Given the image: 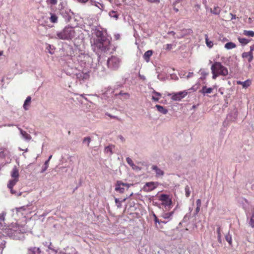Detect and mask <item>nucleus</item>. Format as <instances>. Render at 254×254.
<instances>
[{"label":"nucleus","instance_id":"6e6552de","mask_svg":"<svg viewBox=\"0 0 254 254\" xmlns=\"http://www.w3.org/2000/svg\"><path fill=\"white\" fill-rule=\"evenodd\" d=\"M11 176L13 179L9 181L7 184V188H11L13 187L18 181V177L19 176L18 170L16 166H14L10 173Z\"/></svg>","mask_w":254,"mask_h":254},{"label":"nucleus","instance_id":"2eb2a0df","mask_svg":"<svg viewBox=\"0 0 254 254\" xmlns=\"http://www.w3.org/2000/svg\"><path fill=\"white\" fill-rule=\"evenodd\" d=\"M77 78L80 80H86L89 77V74L88 72H83V71H79L78 73L76 74Z\"/></svg>","mask_w":254,"mask_h":254},{"label":"nucleus","instance_id":"f03ea898","mask_svg":"<svg viewBox=\"0 0 254 254\" xmlns=\"http://www.w3.org/2000/svg\"><path fill=\"white\" fill-rule=\"evenodd\" d=\"M3 235H5L10 238L15 240H23L24 239V234L26 233V230L22 226H15L12 228L2 227Z\"/></svg>","mask_w":254,"mask_h":254},{"label":"nucleus","instance_id":"a19ab883","mask_svg":"<svg viewBox=\"0 0 254 254\" xmlns=\"http://www.w3.org/2000/svg\"><path fill=\"white\" fill-rule=\"evenodd\" d=\"M153 217H154V221L155 224H157V223L160 224L162 223H163L164 224H166L167 223V222L160 221L158 219L157 217L156 216V215L155 214H153Z\"/></svg>","mask_w":254,"mask_h":254},{"label":"nucleus","instance_id":"58836bf2","mask_svg":"<svg viewBox=\"0 0 254 254\" xmlns=\"http://www.w3.org/2000/svg\"><path fill=\"white\" fill-rule=\"evenodd\" d=\"M244 34L245 35L249 36V37H254V32L253 31H248V30H244Z\"/></svg>","mask_w":254,"mask_h":254},{"label":"nucleus","instance_id":"774afa93","mask_svg":"<svg viewBox=\"0 0 254 254\" xmlns=\"http://www.w3.org/2000/svg\"><path fill=\"white\" fill-rule=\"evenodd\" d=\"M250 49L251 50V51H254V44L252 45L250 47Z\"/></svg>","mask_w":254,"mask_h":254},{"label":"nucleus","instance_id":"0eeeda50","mask_svg":"<svg viewBox=\"0 0 254 254\" xmlns=\"http://www.w3.org/2000/svg\"><path fill=\"white\" fill-rule=\"evenodd\" d=\"M159 200L162 202L160 205L164 206L166 209L170 208L172 205V199L168 194H161L159 196Z\"/></svg>","mask_w":254,"mask_h":254},{"label":"nucleus","instance_id":"5701e85b","mask_svg":"<svg viewBox=\"0 0 254 254\" xmlns=\"http://www.w3.org/2000/svg\"><path fill=\"white\" fill-rule=\"evenodd\" d=\"M153 52L152 50H148L146 51L143 56V59L146 62H149L150 58L152 55Z\"/></svg>","mask_w":254,"mask_h":254},{"label":"nucleus","instance_id":"f704fd0d","mask_svg":"<svg viewBox=\"0 0 254 254\" xmlns=\"http://www.w3.org/2000/svg\"><path fill=\"white\" fill-rule=\"evenodd\" d=\"M109 15L111 17L115 18L116 20L118 19L119 18V14H117V12L115 11H111L109 12Z\"/></svg>","mask_w":254,"mask_h":254},{"label":"nucleus","instance_id":"473e14b6","mask_svg":"<svg viewBox=\"0 0 254 254\" xmlns=\"http://www.w3.org/2000/svg\"><path fill=\"white\" fill-rule=\"evenodd\" d=\"M249 224L251 227L254 228V208L252 211V215L249 222Z\"/></svg>","mask_w":254,"mask_h":254},{"label":"nucleus","instance_id":"c03bdc74","mask_svg":"<svg viewBox=\"0 0 254 254\" xmlns=\"http://www.w3.org/2000/svg\"><path fill=\"white\" fill-rule=\"evenodd\" d=\"M185 195L186 197H188L190 193V187L188 186H186L185 189Z\"/></svg>","mask_w":254,"mask_h":254},{"label":"nucleus","instance_id":"b1692460","mask_svg":"<svg viewBox=\"0 0 254 254\" xmlns=\"http://www.w3.org/2000/svg\"><path fill=\"white\" fill-rule=\"evenodd\" d=\"M213 88L211 87L207 88L206 86L202 87L201 90L199 91L202 94L205 95V94H209L212 92Z\"/></svg>","mask_w":254,"mask_h":254},{"label":"nucleus","instance_id":"ddd939ff","mask_svg":"<svg viewBox=\"0 0 254 254\" xmlns=\"http://www.w3.org/2000/svg\"><path fill=\"white\" fill-rule=\"evenodd\" d=\"M41 251L38 247H31L27 249V254H41Z\"/></svg>","mask_w":254,"mask_h":254},{"label":"nucleus","instance_id":"f8f14e48","mask_svg":"<svg viewBox=\"0 0 254 254\" xmlns=\"http://www.w3.org/2000/svg\"><path fill=\"white\" fill-rule=\"evenodd\" d=\"M156 188L155 182H150L146 183L143 187L144 190L149 192L153 190Z\"/></svg>","mask_w":254,"mask_h":254},{"label":"nucleus","instance_id":"864d4df0","mask_svg":"<svg viewBox=\"0 0 254 254\" xmlns=\"http://www.w3.org/2000/svg\"><path fill=\"white\" fill-rule=\"evenodd\" d=\"M47 2L52 5H55L57 3V0H47Z\"/></svg>","mask_w":254,"mask_h":254},{"label":"nucleus","instance_id":"412c9836","mask_svg":"<svg viewBox=\"0 0 254 254\" xmlns=\"http://www.w3.org/2000/svg\"><path fill=\"white\" fill-rule=\"evenodd\" d=\"M237 83L238 85H241L244 88H247L251 84V81L248 79L245 81H237Z\"/></svg>","mask_w":254,"mask_h":254},{"label":"nucleus","instance_id":"a18cd8bd","mask_svg":"<svg viewBox=\"0 0 254 254\" xmlns=\"http://www.w3.org/2000/svg\"><path fill=\"white\" fill-rule=\"evenodd\" d=\"M52 46L48 45L46 48V49L48 50L49 53L51 54H53L54 53V49L52 48Z\"/></svg>","mask_w":254,"mask_h":254},{"label":"nucleus","instance_id":"c85d7f7f","mask_svg":"<svg viewBox=\"0 0 254 254\" xmlns=\"http://www.w3.org/2000/svg\"><path fill=\"white\" fill-rule=\"evenodd\" d=\"M221 229L220 226H217V228L216 229V233L217 235V239L219 243H222V239H221Z\"/></svg>","mask_w":254,"mask_h":254},{"label":"nucleus","instance_id":"de8ad7c7","mask_svg":"<svg viewBox=\"0 0 254 254\" xmlns=\"http://www.w3.org/2000/svg\"><path fill=\"white\" fill-rule=\"evenodd\" d=\"M181 0H176L174 3H173V5H174V10H175V11L176 12H178L179 11V9L178 8L176 7V5L178 3H179L180 1H181Z\"/></svg>","mask_w":254,"mask_h":254},{"label":"nucleus","instance_id":"f257e3e1","mask_svg":"<svg viewBox=\"0 0 254 254\" xmlns=\"http://www.w3.org/2000/svg\"><path fill=\"white\" fill-rule=\"evenodd\" d=\"M92 31L96 38L93 39L92 48L97 52L106 53L112 48L111 38L107 35L106 32L103 31L101 27L94 26Z\"/></svg>","mask_w":254,"mask_h":254},{"label":"nucleus","instance_id":"603ef678","mask_svg":"<svg viewBox=\"0 0 254 254\" xmlns=\"http://www.w3.org/2000/svg\"><path fill=\"white\" fill-rule=\"evenodd\" d=\"M149 2L152 3H155V4H158L160 2V0H146Z\"/></svg>","mask_w":254,"mask_h":254},{"label":"nucleus","instance_id":"ea45409f","mask_svg":"<svg viewBox=\"0 0 254 254\" xmlns=\"http://www.w3.org/2000/svg\"><path fill=\"white\" fill-rule=\"evenodd\" d=\"M126 161L127 162V163L130 166L132 167L133 169H134L135 165H134V164L133 163V161H132L131 159L129 157H127L126 158Z\"/></svg>","mask_w":254,"mask_h":254},{"label":"nucleus","instance_id":"338daca9","mask_svg":"<svg viewBox=\"0 0 254 254\" xmlns=\"http://www.w3.org/2000/svg\"><path fill=\"white\" fill-rule=\"evenodd\" d=\"M250 56H253V51H251V50L250 49V51L249 52H247Z\"/></svg>","mask_w":254,"mask_h":254},{"label":"nucleus","instance_id":"680f3d73","mask_svg":"<svg viewBox=\"0 0 254 254\" xmlns=\"http://www.w3.org/2000/svg\"><path fill=\"white\" fill-rule=\"evenodd\" d=\"M78 2L85 3H86L88 0H77Z\"/></svg>","mask_w":254,"mask_h":254},{"label":"nucleus","instance_id":"4c0bfd02","mask_svg":"<svg viewBox=\"0 0 254 254\" xmlns=\"http://www.w3.org/2000/svg\"><path fill=\"white\" fill-rule=\"evenodd\" d=\"M48 167H49V160H47L45 161L44 165L42 167V169L40 172L41 173H43L45 172L47 170Z\"/></svg>","mask_w":254,"mask_h":254},{"label":"nucleus","instance_id":"09e8293b","mask_svg":"<svg viewBox=\"0 0 254 254\" xmlns=\"http://www.w3.org/2000/svg\"><path fill=\"white\" fill-rule=\"evenodd\" d=\"M126 81H125L123 83L120 82H118L117 83L116 85L115 86V88L114 89L115 90V89H118L119 88H121L123 86V84L125 83Z\"/></svg>","mask_w":254,"mask_h":254},{"label":"nucleus","instance_id":"7c9ffc66","mask_svg":"<svg viewBox=\"0 0 254 254\" xmlns=\"http://www.w3.org/2000/svg\"><path fill=\"white\" fill-rule=\"evenodd\" d=\"M242 57L243 58H247L249 63H251L254 59V56H250L247 52H244L242 55Z\"/></svg>","mask_w":254,"mask_h":254},{"label":"nucleus","instance_id":"9b49d317","mask_svg":"<svg viewBox=\"0 0 254 254\" xmlns=\"http://www.w3.org/2000/svg\"><path fill=\"white\" fill-rule=\"evenodd\" d=\"M188 94V92L186 91H180L177 93L169 94V95H172L171 99L174 101H181Z\"/></svg>","mask_w":254,"mask_h":254},{"label":"nucleus","instance_id":"8fccbe9b","mask_svg":"<svg viewBox=\"0 0 254 254\" xmlns=\"http://www.w3.org/2000/svg\"><path fill=\"white\" fill-rule=\"evenodd\" d=\"M5 214L4 213H1L0 214V223H1L3 225L4 220Z\"/></svg>","mask_w":254,"mask_h":254},{"label":"nucleus","instance_id":"9d476101","mask_svg":"<svg viewBox=\"0 0 254 254\" xmlns=\"http://www.w3.org/2000/svg\"><path fill=\"white\" fill-rule=\"evenodd\" d=\"M60 13L66 22H68L71 19L73 13L67 8H63L60 10Z\"/></svg>","mask_w":254,"mask_h":254},{"label":"nucleus","instance_id":"c9c22d12","mask_svg":"<svg viewBox=\"0 0 254 254\" xmlns=\"http://www.w3.org/2000/svg\"><path fill=\"white\" fill-rule=\"evenodd\" d=\"M205 42H206V44L207 46L209 48L212 47V46L213 45V43L211 41H210L208 39V36L207 35H205Z\"/></svg>","mask_w":254,"mask_h":254},{"label":"nucleus","instance_id":"7ed1b4c3","mask_svg":"<svg viewBox=\"0 0 254 254\" xmlns=\"http://www.w3.org/2000/svg\"><path fill=\"white\" fill-rule=\"evenodd\" d=\"M75 37V31L73 27L69 25L66 26L61 30L57 31L53 33L51 38L58 40H69Z\"/></svg>","mask_w":254,"mask_h":254},{"label":"nucleus","instance_id":"72a5a7b5","mask_svg":"<svg viewBox=\"0 0 254 254\" xmlns=\"http://www.w3.org/2000/svg\"><path fill=\"white\" fill-rule=\"evenodd\" d=\"M210 12L215 15H218L220 12V8L218 6L214 7L213 9H210Z\"/></svg>","mask_w":254,"mask_h":254},{"label":"nucleus","instance_id":"e2e57ef3","mask_svg":"<svg viewBox=\"0 0 254 254\" xmlns=\"http://www.w3.org/2000/svg\"><path fill=\"white\" fill-rule=\"evenodd\" d=\"M120 35L119 34L115 35V38L116 40H119L120 39Z\"/></svg>","mask_w":254,"mask_h":254},{"label":"nucleus","instance_id":"49530a36","mask_svg":"<svg viewBox=\"0 0 254 254\" xmlns=\"http://www.w3.org/2000/svg\"><path fill=\"white\" fill-rule=\"evenodd\" d=\"M115 201L117 207L118 208H121L122 207L121 201H120L118 198H115Z\"/></svg>","mask_w":254,"mask_h":254},{"label":"nucleus","instance_id":"69168bd1","mask_svg":"<svg viewBox=\"0 0 254 254\" xmlns=\"http://www.w3.org/2000/svg\"><path fill=\"white\" fill-rule=\"evenodd\" d=\"M231 19H235L236 18V15H234V14H232V13H231Z\"/></svg>","mask_w":254,"mask_h":254},{"label":"nucleus","instance_id":"a211bd4d","mask_svg":"<svg viewBox=\"0 0 254 254\" xmlns=\"http://www.w3.org/2000/svg\"><path fill=\"white\" fill-rule=\"evenodd\" d=\"M9 155V151L6 148L0 149V159L5 158Z\"/></svg>","mask_w":254,"mask_h":254},{"label":"nucleus","instance_id":"5fc2aeb1","mask_svg":"<svg viewBox=\"0 0 254 254\" xmlns=\"http://www.w3.org/2000/svg\"><path fill=\"white\" fill-rule=\"evenodd\" d=\"M200 207L196 206L195 210V212L193 214L194 216H195L198 214V213L199 212V211L200 210Z\"/></svg>","mask_w":254,"mask_h":254},{"label":"nucleus","instance_id":"4d7b16f0","mask_svg":"<svg viewBox=\"0 0 254 254\" xmlns=\"http://www.w3.org/2000/svg\"><path fill=\"white\" fill-rule=\"evenodd\" d=\"M194 8H195V10H196V11H198V10L200 8V5L199 4H196L194 5Z\"/></svg>","mask_w":254,"mask_h":254},{"label":"nucleus","instance_id":"4be33fe9","mask_svg":"<svg viewBox=\"0 0 254 254\" xmlns=\"http://www.w3.org/2000/svg\"><path fill=\"white\" fill-rule=\"evenodd\" d=\"M31 101V97L30 96H28L25 100L23 105V107L25 110L27 111L29 109L28 107L30 104Z\"/></svg>","mask_w":254,"mask_h":254},{"label":"nucleus","instance_id":"20e7f679","mask_svg":"<svg viewBox=\"0 0 254 254\" xmlns=\"http://www.w3.org/2000/svg\"><path fill=\"white\" fill-rule=\"evenodd\" d=\"M104 94L111 97L113 96L116 97L120 96L122 100H127L130 97V95L128 93L123 92L122 91H120L119 93H116L115 89H112L110 87L105 89Z\"/></svg>","mask_w":254,"mask_h":254},{"label":"nucleus","instance_id":"79ce46f5","mask_svg":"<svg viewBox=\"0 0 254 254\" xmlns=\"http://www.w3.org/2000/svg\"><path fill=\"white\" fill-rule=\"evenodd\" d=\"M211 72L212 73V79H215L217 77H218L219 75H221V74H219V73L216 72L214 69L212 68H211Z\"/></svg>","mask_w":254,"mask_h":254},{"label":"nucleus","instance_id":"39448f33","mask_svg":"<svg viewBox=\"0 0 254 254\" xmlns=\"http://www.w3.org/2000/svg\"><path fill=\"white\" fill-rule=\"evenodd\" d=\"M121 59L118 57L112 56L109 58L107 64L108 67L112 70H117L121 65Z\"/></svg>","mask_w":254,"mask_h":254},{"label":"nucleus","instance_id":"bf43d9fd","mask_svg":"<svg viewBox=\"0 0 254 254\" xmlns=\"http://www.w3.org/2000/svg\"><path fill=\"white\" fill-rule=\"evenodd\" d=\"M118 137L120 139V140L122 141V142H124L125 141V138L122 135H119L118 136Z\"/></svg>","mask_w":254,"mask_h":254},{"label":"nucleus","instance_id":"1a4fd4ad","mask_svg":"<svg viewBox=\"0 0 254 254\" xmlns=\"http://www.w3.org/2000/svg\"><path fill=\"white\" fill-rule=\"evenodd\" d=\"M132 184L123 183L121 181H117L115 184V190L119 193H122L124 192L125 190H127Z\"/></svg>","mask_w":254,"mask_h":254},{"label":"nucleus","instance_id":"0e129e2a","mask_svg":"<svg viewBox=\"0 0 254 254\" xmlns=\"http://www.w3.org/2000/svg\"><path fill=\"white\" fill-rule=\"evenodd\" d=\"M139 77L140 78V79H142L144 80L146 79L145 77L143 75L139 74Z\"/></svg>","mask_w":254,"mask_h":254},{"label":"nucleus","instance_id":"c756f323","mask_svg":"<svg viewBox=\"0 0 254 254\" xmlns=\"http://www.w3.org/2000/svg\"><path fill=\"white\" fill-rule=\"evenodd\" d=\"M224 47L227 50L232 49L236 47V45L234 43L230 42L225 44Z\"/></svg>","mask_w":254,"mask_h":254},{"label":"nucleus","instance_id":"bb28decb","mask_svg":"<svg viewBox=\"0 0 254 254\" xmlns=\"http://www.w3.org/2000/svg\"><path fill=\"white\" fill-rule=\"evenodd\" d=\"M199 72L201 75V76L200 77V79L204 80L206 78V77L208 75L209 72L207 71L205 69L201 68L199 70Z\"/></svg>","mask_w":254,"mask_h":254},{"label":"nucleus","instance_id":"e433bc0d","mask_svg":"<svg viewBox=\"0 0 254 254\" xmlns=\"http://www.w3.org/2000/svg\"><path fill=\"white\" fill-rule=\"evenodd\" d=\"M226 241L228 243L230 246L232 245V236L230 235L229 233L225 236Z\"/></svg>","mask_w":254,"mask_h":254},{"label":"nucleus","instance_id":"f3484780","mask_svg":"<svg viewBox=\"0 0 254 254\" xmlns=\"http://www.w3.org/2000/svg\"><path fill=\"white\" fill-rule=\"evenodd\" d=\"M22 137L26 141H29L31 139V136L27 133L25 131L23 130L21 128H18Z\"/></svg>","mask_w":254,"mask_h":254},{"label":"nucleus","instance_id":"cd10ccee","mask_svg":"<svg viewBox=\"0 0 254 254\" xmlns=\"http://www.w3.org/2000/svg\"><path fill=\"white\" fill-rule=\"evenodd\" d=\"M51 16L49 18L51 22L53 23H56L58 22V16L53 13H50Z\"/></svg>","mask_w":254,"mask_h":254},{"label":"nucleus","instance_id":"3c124183","mask_svg":"<svg viewBox=\"0 0 254 254\" xmlns=\"http://www.w3.org/2000/svg\"><path fill=\"white\" fill-rule=\"evenodd\" d=\"M13 187H12L11 188H8L10 190V192L12 194H15V195H20L21 194V192H20L19 193H18L15 190H14L12 188H13Z\"/></svg>","mask_w":254,"mask_h":254},{"label":"nucleus","instance_id":"13d9d810","mask_svg":"<svg viewBox=\"0 0 254 254\" xmlns=\"http://www.w3.org/2000/svg\"><path fill=\"white\" fill-rule=\"evenodd\" d=\"M166 49L168 50H170L172 48V44H168L166 45Z\"/></svg>","mask_w":254,"mask_h":254},{"label":"nucleus","instance_id":"423d86ee","mask_svg":"<svg viewBox=\"0 0 254 254\" xmlns=\"http://www.w3.org/2000/svg\"><path fill=\"white\" fill-rule=\"evenodd\" d=\"M211 68L214 69L216 72L221 74V75L225 76L228 74V69L223 66L220 62H215L212 64Z\"/></svg>","mask_w":254,"mask_h":254},{"label":"nucleus","instance_id":"2f4dec72","mask_svg":"<svg viewBox=\"0 0 254 254\" xmlns=\"http://www.w3.org/2000/svg\"><path fill=\"white\" fill-rule=\"evenodd\" d=\"M238 40H239V42L243 45H247L250 41V40L249 39H247L245 38H241V37L238 38Z\"/></svg>","mask_w":254,"mask_h":254},{"label":"nucleus","instance_id":"dca6fc26","mask_svg":"<svg viewBox=\"0 0 254 254\" xmlns=\"http://www.w3.org/2000/svg\"><path fill=\"white\" fill-rule=\"evenodd\" d=\"M152 170L154 171L156 173V176L157 177L163 176L164 172L156 165H153L151 167Z\"/></svg>","mask_w":254,"mask_h":254},{"label":"nucleus","instance_id":"6ab92c4d","mask_svg":"<svg viewBox=\"0 0 254 254\" xmlns=\"http://www.w3.org/2000/svg\"><path fill=\"white\" fill-rule=\"evenodd\" d=\"M152 94V99L156 102L158 101V100L161 97V94L159 92L156 91L154 89H153Z\"/></svg>","mask_w":254,"mask_h":254},{"label":"nucleus","instance_id":"37998d69","mask_svg":"<svg viewBox=\"0 0 254 254\" xmlns=\"http://www.w3.org/2000/svg\"><path fill=\"white\" fill-rule=\"evenodd\" d=\"M91 140V139L90 137L88 136L84 137L83 140V143H87V146H89V143Z\"/></svg>","mask_w":254,"mask_h":254},{"label":"nucleus","instance_id":"6e6d98bb","mask_svg":"<svg viewBox=\"0 0 254 254\" xmlns=\"http://www.w3.org/2000/svg\"><path fill=\"white\" fill-rule=\"evenodd\" d=\"M196 206L201 207V201L200 199H197L196 201Z\"/></svg>","mask_w":254,"mask_h":254},{"label":"nucleus","instance_id":"a878e982","mask_svg":"<svg viewBox=\"0 0 254 254\" xmlns=\"http://www.w3.org/2000/svg\"><path fill=\"white\" fill-rule=\"evenodd\" d=\"M115 148V145H109L105 147L104 152L107 154H109V155H112L113 152V149Z\"/></svg>","mask_w":254,"mask_h":254},{"label":"nucleus","instance_id":"052dcab7","mask_svg":"<svg viewBox=\"0 0 254 254\" xmlns=\"http://www.w3.org/2000/svg\"><path fill=\"white\" fill-rule=\"evenodd\" d=\"M193 75V73L192 72H189L187 76V78H189L190 77H192Z\"/></svg>","mask_w":254,"mask_h":254},{"label":"nucleus","instance_id":"aec40b11","mask_svg":"<svg viewBox=\"0 0 254 254\" xmlns=\"http://www.w3.org/2000/svg\"><path fill=\"white\" fill-rule=\"evenodd\" d=\"M174 211L170 212H166L164 211L161 214V216L165 219H167L168 221H169L171 219L173 215L174 214Z\"/></svg>","mask_w":254,"mask_h":254},{"label":"nucleus","instance_id":"4468645a","mask_svg":"<svg viewBox=\"0 0 254 254\" xmlns=\"http://www.w3.org/2000/svg\"><path fill=\"white\" fill-rule=\"evenodd\" d=\"M237 111L235 110L230 112L227 117V120L229 121L234 122L237 118Z\"/></svg>","mask_w":254,"mask_h":254},{"label":"nucleus","instance_id":"393cba45","mask_svg":"<svg viewBox=\"0 0 254 254\" xmlns=\"http://www.w3.org/2000/svg\"><path fill=\"white\" fill-rule=\"evenodd\" d=\"M155 107L156 108L157 111L159 112H160L164 115L166 114L168 112V111L167 109L164 108L162 106H161L160 105H156L155 106Z\"/></svg>","mask_w":254,"mask_h":254}]
</instances>
